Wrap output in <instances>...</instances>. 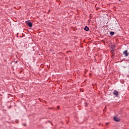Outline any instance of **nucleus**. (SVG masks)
Wrapping results in <instances>:
<instances>
[{
    "mask_svg": "<svg viewBox=\"0 0 129 129\" xmlns=\"http://www.w3.org/2000/svg\"><path fill=\"white\" fill-rule=\"evenodd\" d=\"M123 54L124 55L125 57H127V56H128L129 53L127 52V50H126L123 52Z\"/></svg>",
    "mask_w": 129,
    "mask_h": 129,
    "instance_id": "nucleus-1",
    "label": "nucleus"
},
{
    "mask_svg": "<svg viewBox=\"0 0 129 129\" xmlns=\"http://www.w3.org/2000/svg\"><path fill=\"white\" fill-rule=\"evenodd\" d=\"M113 94L114 95H115V96H118V92L116 91V90H114L113 92Z\"/></svg>",
    "mask_w": 129,
    "mask_h": 129,
    "instance_id": "nucleus-2",
    "label": "nucleus"
},
{
    "mask_svg": "<svg viewBox=\"0 0 129 129\" xmlns=\"http://www.w3.org/2000/svg\"><path fill=\"white\" fill-rule=\"evenodd\" d=\"M114 120H115V121H119L120 120L119 119V118H118L117 117H114Z\"/></svg>",
    "mask_w": 129,
    "mask_h": 129,
    "instance_id": "nucleus-3",
    "label": "nucleus"
},
{
    "mask_svg": "<svg viewBox=\"0 0 129 129\" xmlns=\"http://www.w3.org/2000/svg\"><path fill=\"white\" fill-rule=\"evenodd\" d=\"M84 30H85V31H89V28L87 26H85Z\"/></svg>",
    "mask_w": 129,
    "mask_h": 129,
    "instance_id": "nucleus-4",
    "label": "nucleus"
},
{
    "mask_svg": "<svg viewBox=\"0 0 129 129\" xmlns=\"http://www.w3.org/2000/svg\"><path fill=\"white\" fill-rule=\"evenodd\" d=\"M27 25H28V26H29V27H30V28H32V23H31V22H28V23H27Z\"/></svg>",
    "mask_w": 129,
    "mask_h": 129,
    "instance_id": "nucleus-5",
    "label": "nucleus"
},
{
    "mask_svg": "<svg viewBox=\"0 0 129 129\" xmlns=\"http://www.w3.org/2000/svg\"><path fill=\"white\" fill-rule=\"evenodd\" d=\"M110 36H113V35H114V32L112 31L110 32Z\"/></svg>",
    "mask_w": 129,
    "mask_h": 129,
    "instance_id": "nucleus-6",
    "label": "nucleus"
},
{
    "mask_svg": "<svg viewBox=\"0 0 129 129\" xmlns=\"http://www.w3.org/2000/svg\"><path fill=\"white\" fill-rule=\"evenodd\" d=\"M114 52V49L112 48V50L111 51V52L112 54H113Z\"/></svg>",
    "mask_w": 129,
    "mask_h": 129,
    "instance_id": "nucleus-7",
    "label": "nucleus"
},
{
    "mask_svg": "<svg viewBox=\"0 0 129 129\" xmlns=\"http://www.w3.org/2000/svg\"><path fill=\"white\" fill-rule=\"evenodd\" d=\"M57 108H60V106H57Z\"/></svg>",
    "mask_w": 129,
    "mask_h": 129,
    "instance_id": "nucleus-8",
    "label": "nucleus"
},
{
    "mask_svg": "<svg viewBox=\"0 0 129 129\" xmlns=\"http://www.w3.org/2000/svg\"><path fill=\"white\" fill-rule=\"evenodd\" d=\"M106 124H108V123H106Z\"/></svg>",
    "mask_w": 129,
    "mask_h": 129,
    "instance_id": "nucleus-9",
    "label": "nucleus"
},
{
    "mask_svg": "<svg viewBox=\"0 0 129 129\" xmlns=\"http://www.w3.org/2000/svg\"><path fill=\"white\" fill-rule=\"evenodd\" d=\"M25 126H26V124H24Z\"/></svg>",
    "mask_w": 129,
    "mask_h": 129,
    "instance_id": "nucleus-10",
    "label": "nucleus"
}]
</instances>
